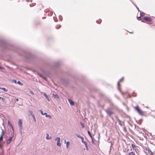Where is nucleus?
Returning <instances> with one entry per match:
<instances>
[{
	"label": "nucleus",
	"mask_w": 155,
	"mask_h": 155,
	"mask_svg": "<svg viewBox=\"0 0 155 155\" xmlns=\"http://www.w3.org/2000/svg\"><path fill=\"white\" fill-rule=\"evenodd\" d=\"M3 136H2V135H1L0 136V141L3 140Z\"/></svg>",
	"instance_id": "58836bf2"
},
{
	"label": "nucleus",
	"mask_w": 155,
	"mask_h": 155,
	"mask_svg": "<svg viewBox=\"0 0 155 155\" xmlns=\"http://www.w3.org/2000/svg\"><path fill=\"white\" fill-rule=\"evenodd\" d=\"M29 0H26L27 2H29Z\"/></svg>",
	"instance_id": "052dcab7"
},
{
	"label": "nucleus",
	"mask_w": 155,
	"mask_h": 155,
	"mask_svg": "<svg viewBox=\"0 0 155 155\" xmlns=\"http://www.w3.org/2000/svg\"><path fill=\"white\" fill-rule=\"evenodd\" d=\"M64 143H66V140H64Z\"/></svg>",
	"instance_id": "6e6d98bb"
},
{
	"label": "nucleus",
	"mask_w": 155,
	"mask_h": 155,
	"mask_svg": "<svg viewBox=\"0 0 155 155\" xmlns=\"http://www.w3.org/2000/svg\"><path fill=\"white\" fill-rule=\"evenodd\" d=\"M17 83L20 85H21L22 84V83H21V82L19 81H18Z\"/></svg>",
	"instance_id": "e433bc0d"
},
{
	"label": "nucleus",
	"mask_w": 155,
	"mask_h": 155,
	"mask_svg": "<svg viewBox=\"0 0 155 155\" xmlns=\"http://www.w3.org/2000/svg\"><path fill=\"white\" fill-rule=\"evenodd\" d=\"M60 140L57 141V145L58 147H60L61 146V143H60Z\"/></svg>",
	"instance_id": "2eb2a0df"
},
{
	"label": "nucleus",
	"mask_w": 155,
	"mask_h": 155,
	"mask_svg": "<svg viewBox=\"0 0 155 155\" xmlns=\"http://www.w3.org/2000/svg\"><path fill=\"white\" fill-rule=\"evenodd\" d=\"M0 47L5 49L10 50L18 54L19 55L24 57L26 59L31 61L35 58V56L30 52L22 50L7 42L5 40L0 39Z\"/></svg>",
	"instance_id": "f257e3e1"
},
{
	"label": "nucleus",
	"mask_w": 155,
	"mask_h": 155,
	"mask_svg": "<svg viewBox=\"0 0 155 155\" xmlns=\"http://www.w3.org/2000/svg\"><path fill=\"white\" fill-rule=\"evenodd\" d=\"M132 3L133 4H134V2L132 1V0H130Z\"/></svg>",
	"instance_id": "8fccbe9b"
},
{
	"label": "nucleus",
	"mask_w": 155,
	"mask_h": 155,
	"mask_svg": "<svg viewBox=\"0 0 155 155\" xmlns=\"http://www.w3.org/2000/svg\"><path fill=\"white\" fill-rule=\"evenodd\" d=\"M137 19L138 20H141V17L140 16V17H137Z\"/></svg>",
	"instance_id": "4c0bfd02"
},
{
	"label": "nucleus",
	"mask_w": 155,
	"mask_h": 155,
	"mask_svg": "<svg viewBox=\"0 0 155 155\" xmlns=\"http://www.w3.org/2000/svg\"><path fill=\"white\" fill-rule=\"evenodd\" d=\"M59 140H60V138L59 137H56L55 139H54V140L55 141H58L59 140Z\"/></svg>",
	"instance_id": "2f4dec72"
},
{
	"label": "nucleus",
	"mask_w": 155,
	"mask_h": 155,
	"mask_svg": "<svg viewBox=\"0 0 155 155\" xmlns=\"http://www.w3.org/2000/svg\"><path fill=\"white\" fill-rule=\"evenodd\" d=\"M140 12V17H143L144 16V14L143 12Z\"/></svg>",
	"instance_id": "cd10ccee"
},
{
	"label": "nucleus",
	"mask_w": 155,
	"mask_h": 155,
	"mask_svg": "<svg viewBox=\"0 0 155 155\" xmlns=\"http://www.w3.org/2000/svg\"><path fill=\"white\" fill-rule=\"evenodd\" d=\"M101 21V19H100L98 20H97L96 21V22L98 24H100Z\"/></svg>",
	"instance_id": "7c9ffc66"
},
{
	"label": "nucleus",
	"mask_w": 155,
	"mask_h": 155,
	"mask_svg": "<svg viewBox=\"0 0 155 155\" xmlns=\"http://www.w3.org/2000/svg\"><path fill=\"white\" fill-rule=\"evenodd\" d=\"M80 123L81 125L82 128H83L84 127V126L83 123L81 121L80 122Z\"/></svg>",
	"instance_id": "b1692460"
},
{
	"label": "nucleus",
	"mask_w": 155,
	"mask_h": 155,
	"mask_svg": "<svg viewBox=\"0 0 155 155\" xmlns=\"http://www.w3.org/2000/svg\"><path fill=\"white\" fill-rule=\"evenodd\" d=\"M28 112L30 114V115L32 116V115H34L33 114V112H32V111H31V110H29L28 111Z\"/></svg>",
	"instance_id": "412c9836"
},
{
	"label": "nucleus",
	"mask_w": 155,
	"mask_h": 155,
	"mask_svg": "<svg viewBox=\"0 0 155 155\" xmlns=\"http://www.w3.org/2000/svg\"><path fill=\"white\" fill-rule=\"evenodd\" d=\"M1 99H2V101L3 102H5V103L6 102V99H5V98L2 97V98H1Z\"/></svg>",
	"instance_id": "bb28decb"
},
{
	"label": "nucleus",
	"mask_w": 155,
	"mask_h": 155,
	"mask_svg": "<svg viewBox=\"0 0 155 155\" xmlns=\"http://www.w3.org/2000/svg\"><path fill=\"white\" fill-rule=\"evenodd\" d=\"M81 141L83 143H84V144L85 145L86 150H88V147L87 143L85 141H84V139H83H83L81 140Z\"/></svg>",
	"instance_id": "9d476101"
},
{
	"label": "nucleus",
	"mask_w": 155,
	"mask_h": 155,
	"mask_svg": "<svg viewBox=\"0 0 155 155\" xmlns=\"http://www.w3.org/2000/svg\"><path fill=\"white\" fill-rule=\"evenodd\" d=\"M13 134L12 136H11L8 139V140H7L6 142V143L7 144H9L11 142V141H12L13 137Z\"/></svg>",
	"instance_id": "1a4fd4ad"
},
{
	"label": "nucleus",
	"mask_w": 155,
	"mask_h": 155,
	"mask_svg": "<svg viewBox=\"0 0 155 155\" xmlns=\"http://www.w3.org/2000/svg\"><path fill=\"white\" fill-rule=\"evenodd\" d=\"M61 64V62L59 61L56 62L54 64L53 66L54 68H57Z\"/></svg>",
	"instance_id": "6e6552de"
},
{
	"label": "nucleus",
	"mask_w": 155,
	"mask_h": 155,
	"mask_svg": "<svg viewBox=\"0 0 155 155\" xmlns=\"http://www.w3.org/2000/svg\"><path fill=\"white\" fill-rule=\"evenodd\" d=\"M150 136H152V137H153V138H154V137H153V136H154V135H152V134H151H151H150Z\"/></svg>",
	"instance_id": "49530a36"
},
{
	"label": "nucleus",
	"mask_w": 155,
	"mask_h": 155,
	"mask_svg": "<svg viewBox=\"0 0 155 155\" xmlns=\"http://www.w3.org/2000/svg\"><path fill=\"white\" fill-rule=\"evenodd\" d=\"M3 68L2 67H0V69H3Z\"/></svg>",
	"instance_id": "603ef678"
},
{
	"label": "nucleus",
	"mask_w": 155,
	"mask_h": 155,
	"mask_svg": "<svg viewBox=\"0 0 155 155\" xmlns=\"http://www.w3.org/2000/svg\"><path fill=\"white\" fill-rule=\"evenodd\" d=\"M145 149L147 151L148 154L150 155H153L154 153L152 152L149 147H146Z\"/></svg>",
	"instance_id": "0eeeda50"
},
{
	"label": "nucleus",
	"mask_w": 155,
	"mask_h": 155,
	"mask_svg": "<svg viewBox=\"0 0 155 155\" xmlns=\"http://www.w3.org/2000/svg\"><path fill=\"white\" fill-rule=\"evenodd\" d=\"M2 147V145L0 144V147ZM2 155H3L2 154Z\"/></svg>",
	"instance_id": "864d4df0"
},
{
	"label": "nucleus",
	"mask_w": 155,
	"mask_h": 155,
	"mask_svg": "<svg viewBox=\"0 0 155 155\" xmlns=\"http://www.w3.org/2000/svg\"><path fill=\"white\" fill-rule=\"evenodd\" d=\"M134 109L137 113L141 116H143V112L142 111L140 108L138 106H136L134 107Z\"/></svg>",
	"instance_id": "20e7f679"
},
{
	"label": "nucleus",
	"mask_w": 155,
	"mask_h": 155,
	"mask_svg": "<svg viewBox=\"0 0 155 155\" xmlns=\"http://www.w3.org/2000/svg\"><path fill=\"white\" fill-rule=\"evenodd\" d=\"M46 98L47 99L48 101H50V99H49V98L48 97H47Z\"/></svg>",
	"instance_id": "a18cd8bd"
},
{
	"label": "nucleus",
	"mask_w": 155,
	"mask_h": 155,
	"mask_svg": "<svg viewBox=\"0 0 155 155\" xmlns=\"http://www.w3.org/2000/svg\"><path fill=\"white\" fill-rule=\"evenodd\" d=\"M18 125L19 126L22 125V120H21V119L19 120L18 121Z\"/></svg>",
	"instance_id": "6ab92c4d"
},
{
	"label": "nucleus",
	"mask_w": 155,
	"mask_h": 155,
	"mask_svg": "<svg viewBox=\"0 0 155 155\" xmlns=\"http://www.w3.org/2000/svg\"><path fill=\"white\" fill-rule=\"evenodd\" d=\"M136 8H137V9L138 10V11H140L139 10V9L138 8L137 6L136 7Z\"/></svg>",
	"instance_id": "de8ad7c7"
},
{
	"label": "nucleus",
	"mask_w": 155,
	"mask_h": 155,
	"mask_svg": "<svg viewBox=\"0 0 155 155\" xmlns=\"http://www.w3.org/2000/svg\"><path fill=\"white\" fill-rule=\"evenodd\" d=\"M117 120L119 124L120 125V126H122V124H121V121L120 120H119V119H117Z\"/></svg>",
	"instance_id": "5701e85b"
},
{
	"label": "nucleus",
	"mask_w": 155,
	"mask_h": 155,
	"mask_svg": "<svg viewBox=\"0 0 155 155\" xmlns=\"http://www.w3.org/2000/svg\"><path fill=\"white\" fill-rule=\"evenodd\" d=\"M53 97L55 98H59V97L57 94H53Z\"/></svg>",
	"instance_id": "aec40b11"
},
{
	"label": "nucleus",
	"mask_w": 155,
	"mask_h": 155,
	"mask_svg": "<svg viewBox=\"0 0 155 155\" xmlns=\"http://www.w3.org/2000/svg\"><path fill=\"white\" fill-rule=\"evenodd\" d=\"M123 104L124 105H125V104L124 103H123Z\"/></svg>",
	"instance_id": "13d9d810"
},
{
	"label": "nucleus",
	"mask_w": 155,
	"mask_h": 155,
	"mask_svg": "<svg viewBox=\"0 0 155 155\" xmlns=\"http://www.w3.org/2000/svg\"><path fill=\"white\" fill-rule=\"evenodd\" d=\"M105 112L109 116H110L114 114V112L111 110L109 108L105 110Z\"/></svg>",
	"instance_id": "423d86ee"
},
{
	"label": "nucleus",
	"mask_w": 155,
	"mask_h": 155,
	"mask_svg": "<svg viewBox=\"0 0 155 155\" xmlns=\"http://www.w3.org/2000/svg\"><path fill=\"white\" fill-rule=\"evenodd\" d=\"M46 98L47 99L48 101H50V99H49V98L48 97H47Z\"/></svg>",
	"instance_id": "37998d69"
},
{
	"label": "nucleus",
	"mask_w": 155,
	"mask_h": 155,
	"mask_svg": "<svg viewBox=\"0 0 155 155\" xmlns=\"http://www.w3.org/2000/svg\"><path fill=\"white\" fill-rule=\"evenodd\" d=\"M70 142L69 141H67L66 142V147L67 148H68L69 146Z\"/></svg>",
	"instance_id": "4be33fe9"
},
{
	"label": "nucleus",
	"mask_w": 155,
	"mask_h": 155,
	"mask_svg": "<svg viewBox=\"0 0 155 155\" xmlns=\"http://www.w3.org/2000/svg\"><path fill=\"white\" fill-rule=\"evenodd\" d=\"M30 93L33 95L34 94V93L31 91H30Z\"/></svg>",
	"instance_id": "a19ab883"
},
{
	"label": "nucleus",
	"mask_w": 155,
	"mask_h": 155,
	"mask_svg": "<svg viewBox=\"0 0 155 155\" xmlns=\"http://www.w3.org/2000/svg\"><path fill=\"white\" fill-rule=\"evenodd\" d=\"M43 95L45 96L46 98L48 97L45 93H44Z\"/></svg>",
	"instance_id": "c9c22d12"
},
{
	"label": "nucleus",
	"mask_w": 155,
	"mask_h": 155,
	"mask_svg": "<svg viewBox=\"0 0 155 155\" xmlns=\"http://www.w3.org/2000/svg\"><path fill=\"white\" fill-rule=\"evenodd\" d=\"M13 81L15 83H16L17 81L16 80H13Z\"/></svg>",
	"instance_id": "79ce46f5"
},
{
	"label": "nucleus",
	"mask_w": 155,
	"mask_h": 155,
	"mask_svg": "<svg viewBox=\"0 0 155 155\" xmlns=\"http://www.w3.org/2000/svg\"><path fill=\"white\" fill-rule=\"evenodd\" d=\"M45 18V17H43L42 18H43V19H44V18Z\"/></svg>",
	"instance_id": "bf43d9fd"
},
{
	"label": "nucleus",
	"mask_w": 155,
	"mask_h": 155,
	"mask_svg": "<svg viewBox=\"0 0 155 155\" xmlns=\"http://www.w3.org/2000/svg\"><path fill=\"white\" fill-rule=\"evenodd\" d=\"M44 114H45V116L46 117H48L50 119H51V116L49 114H48L46 113V112L44 113Z\"/></svg>",
	"instance_id": "f8f14e48"
},
{
	"label": "nucleus",
	"mask_w": 155,
	"mask_h": 155,
	"mask_svg": "<svg viewBox=\"0 0 155 155\" xmlns=\"http://www.w3.org/2000/svg\"><path fill=\"white\" fill-rule=\"evenodd\" d=\"M46 138L47 140H50L51 139V137L49 136V135L48 134H47Z\"/></svg>",
	"instance_id": "ddd939ff"
},
{
	"label": "nucleus",
	"mask_w": 155,
	"mask_h": 155,
	"mask_svg": "<svg viewBox=\"0 0 155 155\" xmlns=\"http://www.w3.org/2000/svg\"><path fill=\"white\" fill-rule=\"evenodd\" d=\"M144 20H141V21L142 22H145V21H147L148 22H151L152 21V19L149 17L147 16H146L144 18Z\"/></svg>",
	"instance_id": "39448f33"
},
{
	"label": "nucleus",
	"mask_w": 155,
	"mask_h": 155,
	"mask_svg": "<svg viewBox=\"0 0 155 155\" xmlns=\"http://www.w3.org/2000/svg\"><path fill=\"white\" fill-rule=\"evenodd\" d=\"M4 153V150H2V154H3Z\"/></svg>",
	"instance_id": "3c124183"
},
{
	"label": "nucleus",
	"mask_w": 155,
	"mask_h": 155,
	"mask_svg": "<svg viewBox=\"0 0 155 155\" xmlns=\"http://www.w3.org/2000/svg\"><path fill=\"white\" fill-rule=\"evenodd\" d=\"M8 125L10 127H11V128H12V130H13V132H14V129H13V126H12V124L9 121H8Z\"/></svg>",
	"instance_id": "4468645a"
},
{
	"label": "nucleus",
	"mask_w": 155,
	"mask_h": 155,
	"mask_svg": "<svg viewBox=\"0 0 155 155\" xmlns=\"http://www.w3.org/2000/svg\"><path fill=\"white\" fill-rule=\"evenodd\" d=\"M33 119V120H34V121L35 122H36V118H35V116L34 115H32V116Z\"/></svg>",
	"instance_id": "c85d7f7f"
},
{
	"label": "nucleus",
	"mask_w": 155,
	"mask_h": 155,
	"mask_svg": "<svg viewBox=\"0 0 155 155\" xmlns=\"http://www.w3.org/2000/svg\"><path fill=\"white\" fill-rule=\"evenodd\" d=\"M153 28L155 30V25L153 26Z\"/></svg>",
	"instance_id": "5fc2aeb1"
},
{
	"label": "nucleus",
	"mask_w": 155,
	"mask_h": 155,
	"mask_svg": "<svg viewBox=\"0 0 155 155\" xmlns=\"http://www.w3.org/2000/svg\"><path fill=\"white\" fill-rule=\"evenodd\" d=\"M40 112L41 113V114L42 115H45L44 113H43V112L42 111V110H40Z\"/></svg>",
	"instance_id": "473e14b6"
},
{
	"label": "nucleus",
	"mask_w": 155,
	"mask_h": 155,
	"mask_svg": "<svg viewBox=\"0 0 155 155\" xmlns=\"http://www.w3.org/2000/svg\"><path fill=\"white\" fill-rule=\"evenodd\" d=\"M4 133V131L3 130H2V133L1 135H2V136H3Z\"/></svg>",
	"instance_id": "ea45409f"
},
{
	"label": "nucleus",
	"mask_w": 155,
	"mask_h": 155,
	"mask_svg": "<svg viewBox=\"0 0 155 155\" xmlns=\"http://www.w3.org/2000/svg\"><path fill=\"white\" fill-rule=\"evenodd\" d=\"M129 155H135L134 153L133 152H131L129 153Z\"/></svg>",
	"instance_id": "72a5a7b5"
},
{
	"label": "nucleus",
	"mask_w": 155,
	"mask_h": 155,
	"mask_svg": "<svg viewBox=\"0 0 155 155\" xmlns=\"http://www.w3.org/2000/svg\"><path fill=\"white\" fill-rule=\"evenodd\" d=\"M0 89L3 90L4 92H7L8 90L4 87H0Z\"/></svg>",
	"instance_id": "dca6fc26"
},
{
	"label": "nucleus",
	"mask_w": 155,
	"mask_h": 155,
	"mask_svg": "<svg viewBox=\"0 0 155 155\" xmlns=\"http://www.w3.org/2000/svg\"><path fill=\"white\" fill-rule=\"evenodd\" d=\"M107 100L109 103L110 108L111 109L113 110L114 109H117V107L112 102L110 99L107 98Z\"/></svg>",
	"instance_id": "f03ea898"
},
{
	"label": "nucleus",
	"mask_w": 155,
	"mask_h": 155,
	"mask_svg": "<svg viewBox=\"0 0 155 155\" xmlns=\"http://www.w3.org/2000/svg\"><path fill=\"white\" fill-rule=\"evenodd\" d=\"M76 135L78 137L81 138V140H82L83 139H83H84V138L82 137L80 135H79L78 134H76Z\"/></svg>",
	"instance_id": "f3484780"
},
{
	"label": "nucleus",
	"mask_w": 155,
	"mask_h": 155,
	"mask_svg": "<svg viewBox=\"0 0 155 155\" xmlns=\"http://www.w3.org/2000/svg\"><path fill=\"white\" fill-rule=\"evenodd\" d=\"M131 147L134 149H135L136 147V146L133 144H131Z\"/></svg>",
	"instance_id": "a878e982"
},
{
	"label": "nucleus",
	"mask_w": 155,
	"mask_h": 155,
	"mask_svg": "<svg viewBox=\"0 0 155 155\" xmlns=\"http://www.w3.org/2000/svg\"><path fill=\"white\" fill-rule=\"evenodd\" d=\"M124 78L123 77H122V78L119 81H118L117 82V89H118V90L120 91V92L122 94V95L123 96L124 94L122 92L120 89V82H122L123 81H124Z\"/></svg>",
	"instance_id": "7ed1b4c3"
},
{
	"label": "nucleus",
	"mask_w": 155,
	"mask_h": 155,
	"mask_svg": "<svg viewBox=\"0 0 155 155\" xmlns=\"http://www.w3.org/2000/svg\"><path fill=\"white\" fill-rule=\"evenodd\" d=\"M59 18L61 21H62V17L61 15H60L59 16Z\"/></svg>",
	"instance_id": "c756f323"
},
{
	"label": "nucleus",
	"mask_w": 155,
	"mask_h": 155,
	"mask_svg": "<svg viewBox=\"0 0 155 155\" xmlns=\"http://www.w3.org/2000/svg\"><path fill=\"white\" fill-rule=\"evenodd\" d=\"M19 129L20 130V131L21 132V129H22V125H19ZM21 134H22V132H21Z\"/></svg>",
	"instance_id": "393cba45"
},
{
	"label": "nucleus",
	"mask_w": 155,
	"mask_h": 155,
	"mask_svg": "<svg viewBox=\"0 0 155 155\" xmlns=\"http://www.w3.org/2000/svg\"><path fill=\"white\" fill-rule=\"evenodd\" d=\"M87 133H88V135H89L90 137L92 139V141L93 142L92 137L91 135V132L89 130H88L87 131Z\"/></svg>",
	"instance_id": "a211bd4d"
},
{
	"label": "nucleus",
	"mask_w": 155,
	"mask_h": 155,
	"mask_svg": "<svg viewBox=\"0 0 155 155\" xmlns=\"http://www.w3.org/2000/svg\"><path fill=\"white\" fill-rule=\"evenodd\" d=\"M16 101L17 102L18 101H19L18 99V98H16Z\"/></svg>",
	"instance_id": "09e8293b"
},
{
	"label": "nucleus",
	"mask_w": 155,
	"mask_h": 155,
	"mask_svg": "<svg viewBox=\"0 0 155 155\" xmlns=\"http://www.w3.org/2000/svg\"><path fill=\"white\" fill-rule=\"evenodd\" d=\"M136 7H137V6L134 3V4H133Z\"/></svg>",
	"instance_id": "4d7b16f0"
},
{
	"label": "nucleus",
	"mask_w": 155,
	"mask_h": 155,
	"mask_svg": "<svg viewBox=\"0 0 155 155\" xmlns=\"http://www.w3.org/2000/svg\"><path fill=\"white\" fill-rule=\"evenodd\" d=\"M46 98L47 99L48 101H50V99H49V98L48 97H47Z\"/></svg>",
	"instance_id": "c03bdc74"
},
{
	"label": "nucleus",
	"mask_w": 155,
	"mask_h": 155,
	"mask_svg": "<svg viewBox=\"0 0 155 155\" xmlns=\"http://www.w3.org/2000/svg\"><path fill=\"white\" fill-rule=\"evenodd\" d=\"M68 101L69 102L70 104L71 105H74V102L71 99H68Z\"/></svg>",
	"instance_id": "9b49d317"
},
{
	"label": "nucleus",
	"mask_w": 155,
	"mask_h": 155,
	"mask_svg": "<svg viewBox=\"0 0 155 155\" xmlns=\"http://www.w3.org/2000/svg\"><path fill=\"white\" fill-rule=\"evenodd\" d=\"M61 27V25H57L56 27V28L57 29H58L60 28Z\"/></svg>",
	"instance_id": "f704fd0d"
}]
</instances>
